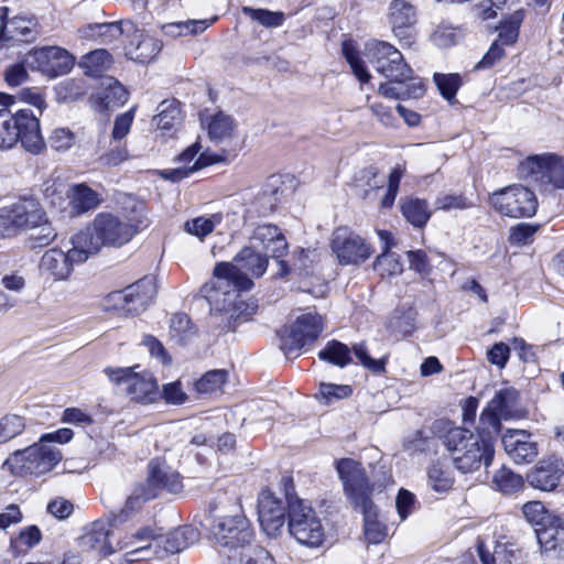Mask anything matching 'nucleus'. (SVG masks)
I'll use <instances>...</instances> for the list:
<instances>
[{"instance_id":"nucleus-30","label":"nucleus","mask_w":564,"mask_h":564,"mask_svg":"<svg viewBox=\"0 0 564 564\" xmlns=\"http://www.w3.org/2000/svg\"><path fill=\"white\" fill-rule=\"evenodd\" d=\"M147 485L149 489H164L172 494H181L184 489L180 473L160 458L149 463Z\"/></svg>"},{"instance_id":"nucleus-22","label":"nucleus","mask_w":564,"mask_h":564,"mask_svg":"<svg viewBox=\"0 0 564 564\" xmlns=\"http://www.w3.org/2000/svg\"><path fill=\"white\" fill-rule=\"evenodd\" d=\"M336 469L351 505L370 498L373 488L369 485L360 463L351 458H341L337 462Z\"/></svg>"},{"instance_id":"nucleus-61","label":"nucleus","mask_w":564,"mask_h":564,"mask_svg":"<svg viewBox=\"0 0 564 564\" xmlns=\"http://www.w3.org/2000/svg\"><path fill=\"white\" fill-rule=\"evenodd\" d=\"M354 352L359 362L373 373H382L386 370V358L373 359L369 356L364 343L354 346Z\"/></svg>"},{"instance_id":"nucleus-39","label":"nucleus","mask_w":564,"mask_h":564,"mask_svg":"<svg viewBox=\"0 0 564 564\" xmlns=\"http://www.w3.org/2000/svg\"><path fill=\"white\" fill-rule=\"evenodd\" d=\"M401 213L406 221L416 228L424 227L432 215L427 202L416 197H408L402 199Z\"/></svg>"},{"instance_id":"nucleus-35","label":"nucleus","mask_w":564,"mask_h":564,"mask_svg":"<svg viewBox=\"0 0 564 564\" xmlns=\"http://www.w3.org/2000/svg\"><path fill=\"white\" fill-rule=\"evenodd\" d=\"M101 86L102 89L93 97V100L98 101L104 109L119 108L128 101L127 89L113 78H106Z\"/></svg>"},{"instance_id":"nucleus-23","label":"nucleus","mask_w":564,"mask_h":564,"mask_svg":"<svg viewBox=\"0 0 564 564\" xmlns=\"http://www.w3.org/2000/svg\"><path fill=\"white\" fill-rule=\"evenodd\" d=\"M286 507L283 500L269 491L261 492L258 502L259 523L268 538H276L285 524Z\"/></svg>"},{"instance_id":"nucleus-33","label":"nucleus","mask_w":564,"mask_h":564,"mask_svg":"<svg viewBox=\"0 0 564 564\" xmlns=\"http://www.w3.org/2000/svg\"><path fill=\"white\" fill-rule=\"evenodd\" d=\"M364 516V534L368 543L379 544L384 541L388 535V528L379 521V510L372 502L371 497L352 505Z\"/></svg>"},{"instance_id":"nucleus-26","label":"nucleus","mask_w":564,"mask_h":564,"mask_svg":"<svg viewBox=\"0 0 564 564\" xmlns=\"http://www.w3.org/2000/svg\"><path fill=\"white\" fill-rule=\"evenodd\" d=\"M505 452L516 464H529L539 454L538 445L524 430H507L501 438Z\"/></svg>"},{"instance_id":"nucleus-44","label":"nucleus","mask_w":564,"mask_h":564,"mask_svg":"<svg viewBox=\"0 0 564 564\" xmlns=\"http://www.w3.org/2000/svg\"><path fill=\"white\" fill-rule=\"evenodd\" d=\"M221 220L223 217L220 214L198 216L185 221L184 231L203 241L207 236H209L215 230V228L221 223Z\"/></svg>"},{"instance_id":"nucleus-46","label":"nucleus","mask_w":564,"mask_h":564,"mask_svg":"<svg viewBox=\"0 0 564 564\" xmlns=\"http://www.w3.org/2000/svg\"><path fill=\"white\" fill-rule=\"evenodd\" d=\"M523 19L524 12L522 9L516 10L509 17L505 18L501 21L498 39L496 41H499V43L505 46L513 45L519 37V31Z\"/></svg>"},{"instance_id":"nucleus-4","label":"nucleus","mask_w":564,"mask_h":564,"mask_svg":"<svg viewBox=\"0 0 564 564\" xmlns=\"http://www.w3.org/2000/svg\"><path fill=\"white\" fill-rule=\"evenodd\" d=\"M137 227L128 219L110 212H100L82 230L76 232L89 257L104 248H120L132 240Z\"/></svg>"},{"instance_id":"nucleus-63","label":"nucleus","mask_w":564,"mask_h":564,"mask_svg":"<svg viewBox=\"0 0 564 564\" xmlns=\"http://www.w3.org/2000/svg\"><path fill=\"white\" fill-rule=\"evenodd\" d=\"M344 55L350 65V68L354 73V75L358 78V80L362 84H366L370 80L371 76L369 72L367 70L364 62L358 56L357 52H355L351 47H349L347 44L343 47Z\"/></svg>"},{"instance_id":"nucleus-19","label":"nucleus","mask_w":564,"mask_h":564,"mask_svg":"<svg viewBox=\"0 0 564 564\" xmlns=\"http://www.w3.org/2000/svg\"><path fill=\"white\" fill-rule=\"evenodd\" d=\"M25 64L48 77L67 74L74 66V58L67 51L57 46L36 48L28 53Z\"/></svg>"},{"instance_id":"nucleus-6","label":"nucleus","mask_w":564,"mask_h":564,"mask_svg":"<svg viewBox=\"0 0 564 564\" xmlns=\"http://www.w3.org/2000/svg\"><path fill=\"white\" fill-rule=\"evenodd\" d=\"M18 141L32 153L44 149L37 116L29 109H20L14 115L7 108L0 109V149H11Z\"/></svg>"},{"instance_id":"nucleus-5","label":"nucleus","mask_w":564,"mask_h":564,"mask_svg":"<svg viewBox=\"0 0 564 564\" xmlns=\"http://www.w3.org/2000/svg\"><path fill=\"white\" fill-rule=\"evenodd\" d=\"M41 229L36 246H46L56 238L46 212L35 198H22L0 209V234L12 236L21 230Z\"/></svg>"},{"instance_id":"nucleus-20","label":"nucleus","mask_w":564,"mask_h":564,"mask_svg":"<svg viewBox=\"0 0 564 564\" xmlns=\"http://www.w3.org/2000/svg\"><path fill=\"white\" fill-rule=\"evenodd\" d=\"M324 329L323 317L315 312H307L296 318L290 332L281 338V349L285 354L301 350L306 344L318 338Z\"/></svg>"},{"instance_id":"nucleus-40","label":"nucleus","mask_w":564,"mask_h":564,"mask_svg":"<svg viewBox=\"0 0 564 564\" xmlns=\"http://www.w3.org/2000/svg\"><path fill=\"white\" fill-rule=\"evenodd\" d=\"M538 543L545 553L564 550V521L560 518V523L550 527L535 529Z\"/></svg>"},{"instance_id":"nucleus-3","label":"nucleus","mask_w":564,"mask_h":564,"mask_svg":"<svg viewBox=\"0 0 564 564\" xmlns=\"http://www.w3.org/2000/svg\"><path fill=\"white\" fill-rule=\"evenodd\" d=\"M252 285L249 276L235 274L230 263L220 262L215 267L210 281L202 286L200 293L209 303L210 311L228 314L232 318L240 308V292L250 290Z\"/></svg>"},{"instance_id":"nucleus-10","label":"nucleus","mask_w":564,"mask_h":564,"mask_svg":"<svg viewBox=\"0 0 564 564\" xmlns=\"http://www.w3.org/2000/svg\"><path fill=\"white\" fill-rule=\"evenodd\" d=\"M70 245L67 250L51 248L43 253L39 263L41 276L53 282L68 281L74 267L85 263L90 258L76 234L72 236Z\"/></svg>"},{"instance_id":"nucleus-59","label":"nucleus","mask_w":564,"mask_h":564,"mask_svg":"<svg viewBox=\"0 0 564 564\" xmlns=\"http://www.w3.org/2000/svg\"><path fill=\"white\" fill-rule=\"evenodd\" d=\"M435 209L443 212L469 209L474 204L462 194H443L435 199Z\"/></svg>"},{"instance_id":"nucleus-13","label":"nucleus","mask_w":564,"mask_h":564,"mask_svg":"<svg viewBox=\"0 0 564 564\" xmlns=\"http://www.w3.org/2000/svg\"><path fill=\"white\" fill-rule=\"evenodd\" d=\"M52 207L69 217H79L97 209L102 197L85 183L61 185L50 195Z\"/></svg>"},{"instance_id":"nucleus-8","label":"nucleus","mask_w":564,"mask_h":564,"mask_svg":"<svg viewBox=\"0 0 564 564\" xmlns=\"http://www.w3.org/2000/svg\"><path fill=\"white\" fill-rule=\"evenodd\" d=\"M63 459V454L55 445L37 443L15 451L4 462V466L18 476H42L52 471Z\"/></svg>"},{"instance_id":"nucleus-43","label":"nucleus","mask_w":564,"mask_h":564,"mask_svg":"<svg viewBox=\"0 0 564 564\" xmlns=\"http://www.w3.org/2000/svg\"><path fill=\"white\" fill-rule=\"evenodd\" d=\"M495 550L491 554L489 541L485 536H480L477 543V551L482 564H511V558L506 555V545H514L509 541H492Z\"/></svg>"},{"instance_id":"nucleus-27","label":"nucleus","mask_w":564,"mask_h":564,"mask_svg":"<svg viewBox=\"0 0 564 564\" xmlns=\"http://www.w3.org/2000/svg\"><path fill=\"white\" fill-rule=\"evenodd\" d=\"M388 20L394 36L400 42L411 45L416 22L414 8L405 0H393L389 6Z\"/></svg>"},{"instance_id":"nucleus-56","label":"nucleus","mask_w":564,"mask_h":564,"mask_svg":"<svg viewBox=\"0 0 564 564\" xmlns=\"http://www.w3.org/2000/svg\"><path fill=\"white\" fill-rule=\"evenodd\" d=\"M352 394V388L348 384H335V383H325L322 382L319 384L317 399L323 401L326 404H329L334 401L346 399Z\"/></svg>"},{"instance_id":"nucleus-32","label":"nucleus","mask_w":564,"mask_h":564,"mask_svg":"<svg viewBox=\"0 0 564 564\" xmlns=\"http://www.w3.org/2000/svg\"><path fill=\"white\" fill-rule=\"evenodd\" d=\"M426 91L425 83L422 78H413L409 82H388L380 83L378 95L390 100L420 99Z\"/></svg>"},{"instance_id":"nucleus-34","label":"nucleus","mask_w":564,"mask_h":564,"mask_svg":"<svg viewBox=\"0 0 564 564\" xmlns=\"http://www.w3.org/2000/svg\"><path fill=\"white\" fill-rule=\"evenodd\" d=\"M129 304V314L142 312L156 294V283L151 276H145L126 288Z\"/></svg>"},{"instance_id":"nucleus-7","label":"nucleus","mask_w":564,"mask_h":564,"mask_svg":"<svg viewBox=\"0 0 564 564\" xmlns=\"http://www.w3.org/2000/svg\"><path fill=\"white\" fill-rule=\"evenodd\" d=\"M210 535L225 564L230 555L250 545L253 533L248 519L237 509L234 513L217 517L210 527Z\"/></svg>"},{"instance_id":"nucleus-21","label":"nucleus","mask_w":564,"mask_h":564,"mask_svg":"<svg viewBox=\"0 0 564 564\" xmlns=\"http://www.w3.org/2000/svg\"><path fill=\"white\" fill-rule=\"evenodd\" d=\"M120 535H122V530L112 527L109 522L95 521L82 535L80 546L85 551L107 557L120 551L117 545Z\"/></svg>"},{"instance_id":"nucleus-62","label":"nucleus","mask_w":564,"mask_h":564,"mask_svg":"<svg viewBox=\"0 0 564 564\" xmlns=\"http://www.w3.org/2000/svg\"><path fill=\"white\" fill-rule=\"evenodd\" d=\"M154 496L153 490L147 488L145 485L137 486L128 497L123 512L129 513L139 510L145 501L152 499Z\"/></svg>"},{"instance_id":"nucleus-42","label":"nucleus","mask_w":564,"mask_h":564,"mask_svg":"<svg viewBox=\"0 0 564 564\" xmlns=\"http://www.w3.org/2000/svg\"><path fill=\"white\" fill-rule=\"evenodd\" d=\"M183 119L181 106L176 100H164L159 106V113L154 116L153 124L163 131L174 129Z\"/></svg>"},{"instance_id":"nucleus-31","label":"nucleus","mask_w":564,"mask_h":564,"mask_svg":"<svg viewBox=\"0 0 564 564\" xmlns=\"http://www.w3.org/2000/svg\"><path fill=\"white\" fill-rule=\"evenodd\" d=\"M235 274H243L245 276L260 278L268 269V257L263 256L257 248L248 243L239 253L236 254L232 262Z\"/></svg>"},{"instance_id":"nucleus-18","label":"nucleus","mask_w":564,"mask_h":564,"mask_svg":"<svg viewBox=\"0 0 564 564\" xmlns=\"http://www.w3.org/2000/svg\"><path fill=\"white\" fill-rule=\"evenodd\" d=\"M252 247L257 248L263 256L272 257L276 260L280 271L279 276H285L290 269L285 261L281 258L288 251V242L281 230L270 224H262L257 226L251 236L249 242Z\"/></svg>"},{"instance_id":"nucleus-54","label":"nucleus","mask_w":564,"mask_h":564,"mask_svg":"<svg viewBox=\"0 0 564 564\" xmlns=\"http://www.w3.org/2000/svg\"><path fill=\"white\" fill-rule=\"evenodd\" d=\"M241 12L265 28H278L284 21L282 12L269 11L267 9H253L250 7H242Z\"/></svg>"},{"instance_id":"nucleus-14","label":"nucleus","mask_w":564,"mask_h":564,"mask_svg":"<svg viewBox=\"0 0 564 564\" xmlns=\"http://www.w3.org/2000/svg\"><path fill=\"white\" fill-rule=\"evenodd\" d=\"M288 530L297 543L316 549L325 541V530L316 512L301 500L290 505Z\"/></svg>"},{"instance_id":"nucleus-28","label":"nucleus","mask_w":564,"mask_h":564,"mask_svg":"<svg viewBox=\"0 0 564 564\" xmlns=\"http://www.w3.org/2000/svg\"><path fill=\"white\" fill-rule=\"evenodd\" d=\"M563 475L564 464L562 459L549 457L541 459L527 474V480L535 489L552 491L558 486Z\"/></svg>"},{"instance_id":"nucleus-36","label":"nucleus","mask_w":564,"mask_h":564,"mask_svg":"<svg viewBox=\"0 0 564 564\" xmlns=\"http://www.w3.org/2000/svg\"><path fill=\"white\" fill-rule=\"evenodd\" d=\"M0 39L4 41L31 42L35 39L33 23L25 18H13L1 22Z\"/></svg>"},{"instance_id":"nucleus-47","label":"nucleus","mask_w":564,"mask_h":564,"mask_svg":"<svg viewBox=\"0 0 564 564\" xmlns=\"http://www.w3.org/2000/svg\"><path fill=\"white\" fill-rule=\"evenodd\" d=\"M318 358L339 368H344L351 362L350 349L347 345L337 340L328 341L318 352Z\"/></svg>"},{"instance_id":"nucleus-57","label":"nucleus","mask_w":564,"mask_h":564,"mask_svg":"<svg viewBox=\"0 0 564 564\" xmlns=\"http://www.w3.org/2000/svg\"><path fill=\"white\" fill-rule=\"evenodd\" d=\"M434 82L441 95L448 101H452L462 85V78L458 74H434Z\"/></svg>"},{"instance_id":"nucleus-2","label":"nucleus","mask_w":564,"mask_h":564,"mask_svg":"<svg viewBox=\"0 0 564 564\" xmlns=\"http://www.w3.org/2000/svg\"><path fill=\"white\" fill-rule=\"evenodd\" d=\"M197 538V532L191 527H184L166 534L163 528L156 524H149L139 528L131 534L122 532L117 541L119 550H128L124 554V561L133 563L145 560L152 544L159 547L163 546L166 553H178L188 546V540L192 542Z\"/></svg>"},{"instance_id":"nucleus-50","label":"nucleus","mask_w":564,"mask_h":564,"mask_svg":"<svg viewBox=\"0 0 564 564\" xmlns=\"http://www.w3.org/2000/svg\"><path fill=\"white\" fill-rule=\"evenodd\" d=\"M228 380V372L223 369L207 371L195 382V390L200 394H212L223 390Z\"/></svg>"},{"instance_id":"nucleus-55","label":"nucleus","mask_w":564,"mask_h":564,"mask_svg":"<svg viewBox=\"0 0 564 564\" xmlns=\"http://www.w3.org/2000/svg\"><path fill=\"white\" fill-rule=\"evenodd\" d=\"M366 99L369 110L381 126L390 129L398 128V118L394 116L390 106L378 100L371 101L369 96H367Z\"/></svg>"},{"instance_id":"nucleus-52","label":"nucleus","mask_w":564,"mask_h":564,"mask_svg":"<svg viewBox=\"0 0 564 564\" xmlns=\"http://www.w3.org/2000/svg\"><path fill=\"white\" fill-rule=\"evenodd\" d=\"M373 269L381 276H394L403 271V263L398 253L391 251H382L373 262Z\"/></svg>"},{"instance_id":"nucleus-48","label":"nucleus","mask_w":564,"mask_h":564,"mask_svg":"<svg viewBox=\"0 0 564 564\" xmlns=\"http://www.w3.org/2000/svg\"><path fill=\"white\" fill-rule=\"evenodd\" d=\"M133 30L131 22L124 24L112 23H100L89 26L90 36L99 37L105 43H111L115 40L123 36L126 39L127 33Z\"/></svg>"},{"instance_id":"nucleus-29","label":"nucleus","mask_w":564,"mask_h":564,"mask_svg":"<svg viewBox=\"0 0 564 564\" xmlns=\"http://www.w3.org/2000/svg\"><path fill=\"white\" fill-rule=\"evenodd\" d=\"M123 50L126 55L138 63H149L153 61L162 48V43L152 37L143 30L135 29L127 33Z\"/></svg>"},{"instance_id":"nucleus-25","label":"nucleus","mask_w":564,"mask_h":564,"mask_svg":"<svg viewBox=\"0 0 564 564\" xmlns=\"http://www.w3.org/2000/svg\"><path fill=\"white\" fill-rule=\"evenodd\" d=\"M241 203L246 218L265 217L276 208L278 192L272 187H250L241 193Z\"/></svg>"},{"instance_id":"nucleus-64","label":"nucleus","mask_w":564,"mask_h":564,"mask_svg":"<svg viewBox=\"0 0 564 564\" xmlns=\"http://www.w3.org/2000/svg\"><path fill=\"white\" fill-rule=\"evenodd\" d=\"M48 142L56 151H67L75 143V134L68 128H56L52 131Z\"/></svg>"},{"instance_id":"nucleus-51","label":"nucleus","mask_w":564,"mask_h":564,"mask_svg":"<svg viewBox=\"0 0 564 564\" xmlns=\"http://www.w3.org/2000/svg\"><path fill=\"white\" fill-rule=\"evenodd\" d=\"M169 334L172 340L184 344L194 336L195 329L189 317L186 314L178 313L171 318Z\"/></svg>"},{"instance_id":"nucleus-53","label":"nucleus","mask_w":564,"mask_h":564,"mask_svg":"<svg viewBox=\"0 0 564 564\" xmlns=\"http://www.w3.org/2000/svg\"><path fill=\"white\" fill-rule=\"evenodd\" d=\"M494 484L503 494H514L522 489L523 479L507 467H501L494 476Z\"/></svg>"},{"instance_id":"nucleus-41","label":"nucleus","mask_w":564,"mask_h":564,"mask_svg":"<svg viewBox=\"0 0 564 564\" xmlns=\"http://www.w3.org/2000/svg\"><path fill=\"white\" fill-rule=\"evenodd\" d=\"M455 478L451 466L446 463L436 462L427 470V482L432 490L444 494L453 488Z\"/></svg>"},{"instance_id":"nucleus-12","label":"nucleus","mask_w":564,"mask_h":564,"mask_svg":"<svg viewBox=\"0 0 564 564\" xmlns=\"http://www.w3.org/2000/svg\"><path fill=\"white\" fill-rule=\"evenodd\" d=\"M489 206L509 218H530L536 214L539 202L529 187L514 184L497 189L488 196Z\"/></svg>"},{"instance_id":"nucleus-49","label":"nucleus","mask_w":564,"mask_h":564,"mask_svg":"<svg viewBox=\"0 0 564 564\" xmlns=\"http://www.w3.org/2000/svg\"><path fill=\"white\" fill-rule=\"evenodd\" d=\"M111 63L110 54L104 48H98L83 56L80 66L87 75L98 76L107 70Z\"/></svg>"},{"instance_id":"nucleus-45","label":"nucleus","mask_w":564,"mask_h":564,"mask_svg":"<svg viewBox=\"0 0 564 564\" xmlns=\"http://www.w3.org/2000/svg\"><path fill=\"white\" fill-rule=\"evenodd\" d=\"M225 564H276V562L267 550L250 544L242 547L239 553L230 555V560Z\"/></svg>"},{"instance_id":"nucleus-37","label":"nucleus","mask_w":564,"mask_h":564,"mask_svg":"<svg viewBox=\"0 0 564 564\" xmlns=\"http://www.w3.org/2000/svg\"><path fill=\"white\" fill-rule=\"evenodd\" d=\"M215 21L216 18L170 22L162 24L161 31L171 37L197 35L206 31Z\"/></svg>"},{"instance_id":"nucleus-60","label":"nucleus","mask_w":564,"mask_h":564,"mask_svg":"<svg viewBox=\"0 0 564 564\" xmlns=\"http://www.w3.org/2000/svg\"><path fill=\"white\" fill-rule=\"evenodd\" d=\"M42 540L41 530L36 525L23 528L15 540L11 541L13 547L19 551H28L37 545Z\"/></svg>"},{"instance_id":"nucleus-11","label":"nucleus","mask_w":564,"mask_h":564,"mask_svg":"<svg viewBox=\"0 0 564 564\" xmlns=\"http://www.w3.org/2000/svg\"><path fill=\"white\" fill-rule=\"evenodd\" d=\"M518 173L525 181L564 191V156L556 153L528 155L519 162Z\"/></svg>"},{"instance_id":"nucleus-9","label":"nucleus","mask_w":564,"mask_h":564,"mask_svg":"<svg viewBox=\"0 0 564 564\" xmlns=\"http://www.w3.org/2000/svg\"><path fill=\"white\" fill-rule=\"evenodd\" d=\"M137 369H139V366L107 367L104 372L131 401L141 404L153 403L159 397L158 381L151 372L147 370L137 371Z\"/></svg>"},{"instance_id":"nucleus-17","label":"nucleus","mask_w":564,"mask_h":564,"mask_svg":"<svg viewBox=\"0 0 564 564\" xmlns=\"http://www.w3.org/2000/svg\"><path fill=\"white\" fill-rule=\"evenodd\" d=\"M524 411L520 403V394L510 386L500 388L480 414V425L494 434H498L502 420L522 417Z\"/></svg>"},{"instance_id":"nucleus-1","label":"nucleus","mask_w":564,"mask_h":564,"mask_svg":"<svg viewBox=\"0 0 564 564\" xmlns=\"http://www.w3.org/2000/svg\"><path fill=\"white\" fill-rule=\"evenodd\" d=\"M497 435L480 424L477 427V435L465 427H453L445 435V445L453 453L456 468L464 474L473 473L481 464L486 467L491 465Z\"/></svg>"},{"instance_id":"nucleus-24","label":"nucleus","mask_w":564,"mask_h":564,"mask_svg":"<svg viewBox=\"0 0 564 564\" xmlns=\"http://www.w3.org/2000/svg\"><path fill=\"white\" fill-rule=\"evenodd\" d=\"M200 123L208 139L216 144H230L238 138V123L223 110L200 113Z\"/></svg>"},{"instance_id":"nucleus-15","label":"nucleus","mask_w":564,"mask_h":564,"mask_svg":"<svg viewBox=\"0 0 564 564\" xmlns=\"http://www.w3.org/2000/svg\"><path fill=\"white\" fill-rule=\"evenodd\" d=\"M367 55L375 69L393 82H409L419 78L404 61L402 53L384 41H371L367 44Z\"/></svg>"},{"instance_id":"nucleus-58","label":"nucleus","mask_w":564,"mask_h":564,"mask_svg":"<svg viewBox=\"0 0 564 564\" xmlns=\"http://www.w3.org/2000/svg\"><path fill=\"white\" fill-rule=\"evenodd\" d=\"M24 419L17 414H8L0 420V443H6L22 433Z\"/></svg>"},{"instance_id":"nucleus-16","label":"nucleus","mask_w":564,"mask_h":564,"mask_svg":"<svg viewBox=\"0 0 564 564\" xmlns=\"http://www.w3.org/2000/svg\"><path fill=\"white\" fill-rule=\"evenodd\" d=\"M329 248L337 262L344 267H359L373 253L372 246L348 227H337L333 231Z\"/></svg>"},{"instance_id":"nucleus-38","label":"nucleus","mask_w":564,"mask_h":564,"mask_svg":"<svg viewBox=\"0 0 564 564\" xmlns=\"http://www.w3.org/2000/svg\"><path fill=\"white\" fill-rule=\"evenodd\" d=\"M522 514L528 523L535 529L543 530L552 524L560 523V517L552 513L541 501H529L522 506Z\"/></svg>"}]
</instances>
